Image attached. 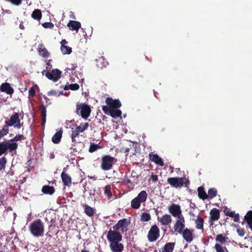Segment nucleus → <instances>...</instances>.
Listing matches in <instances>:
<instances>
[{
  "label": "nucleus",
  "mask_w": 252,
  "mask_h": 252,
  "mask_svg": "<svg viewBox=\"0 0 252 252\" xmlns=\"http://www.w3.org/2000/svg\"><path fill=\"white\" fill-rule=\"evenodd\" d=\"M29 229L32 236L37 237H42L44 232V223L40 219H38L30 224Z\"/></svg>",
  "instance_id": "obj_1"
},
{
  "label": "nucleus",
  "mask_w": 252,
  "mask_h": 252,
  "mask_svg": "<svg viewBox=\"0 0 252 252\" xmlns=\"http://www.w3.org/2000/svg\"><path fill=\"white\" fill-rule=\"evenodd\" d=\"M167 184H169L172 188H180L182 187L189 188L190 185V181L188 178L185 176L182 177H169L167 179Z\"/></svg>",
  "instance_id": "obj_2"
},
{
  "label": "nucleus",
  "mask_w": 252,
  "mask_h": 252,
  "mask_svg": "<svg viewBox=\"0 0 252 252\" xmlns=\"http://www.w3.org/2000/svg\"><path fill=\"white\" fill-rule=\"evenodd\" d=\"M148 196L145 190L140 191L138 195L131 201V207L134 209H138L140 208L141 204L146 201Z\"/></svg>",
  "instance_id": "obj_3"
},
{
  "label": "nucleus",
  "mask_w": 252,
  "mask_h": 252,
  "mask_svg": "<svg viewBox=\"0 0 252 252\" xmlns=\"http://www.w3.org/2000/svg\"><path fill=\"white\" fill-rule=\"evenodd\" d=\"M91 109L89 105L85 103H81L76 105V113L82 117V118L87 120L90 116Z\"/></svg>",
  "instance_id": "obj_4"
},
{
  "label": "nucleus",
  "mask_w": 252,
  "mask_h": 252,
  "mask_svg": "<svg viewBox=\"0 0 252 252\" xmlns=\"http://www.w3.org/2000/svg\"><path fill=\"white\" fill-rule=\"evenodd\" d=\"M101 168L104 171L111 169L117 159L110 155L103 156L101 158Z\"/></svg>",
  "instance_id": "obj_5"
},
{
  "label": "nucleus",
  "mask_w": 252,
  "mask_h": 252,
  "mask_svg": "<svg viewBox=\"0 0 252 252\" xmlns=\"http://www.w3.org/2000/svg\"><path fill=\"white\" fill-rule=\"evenodd\" d=\"M20 114L18 113H14L10 118L9 120L5 121V126L6 127L14 126L17 128H20L23 125V123H21L19 119Z\"/></svg>",
  "instance_id": "obj_6"
},
{
  "label": "nucleus",
  "mask_w": 252,
  "mask_h": 252,
  "mask_svg": "<svg viewBox=\"0 0 252 252\" xmlns=\"http://www.w3.org/2000/svg\"><path fill=\"white\" fill-rule=\"evenodd\" d=\"M18 148L17 143H9L5 141L0 143V156L5 154L8 150L10 152L16 151Z\"/></svg>",
  "instance_id": "obj_7"
},
{
  "label": "nucleus",
  "mask_w": 252,
  "mask_h": 252,
  "mask_svg": "<svg viewBox=\"0 0 252 252\" xmlns=\"http://www.w3.org/2000/svg\"><path fill=\"white\" fill-rule=\"evenodd\" d=\"M123 236L121 233L115 230L110 229L107 234V239L110 244L114 243L116 242H121L122 240Z\"/></svg>",
  "instance_id": "obj_8"
},
{
  "label": "nucleus",
  "mask_w": 252,
  "mask_h": 252,
  "mask_svg": "<svg viewBox=\"0 0 252 252\" xmlns=\"http://www.w3.org/2000/svg\"><path fill=\"white\" fill-rule=\"evenodd\" d=\"M130 224V221L127 219H123L119 220L117 223L113 226L114 230L119 231L120 230L122 233L126 232L128 230V226Z\"/></svg>",
  "instance_id": "obj_9"
},
{
  "label": "nucleus",
  "mask_w": 252,
  "mask_h": 252,
  "mask_svg": "<svg viewBox=\"0 0 252 252\" xmlns=\"http://www.w3.org/2000/svg\"><path fill=\"white\" fill-rule=\"evenodd\" d=\"M43 75L54 82H57L61 77L62 71L58 69H53L51 72L44 70L42 72Z\"/></svg>",
  "instance_id": "obj_10"
},
{
  "label": "nucleus",
  "mask_w": 252,
  "mask_h": 252,
  "mask_svg": "<svg viewBox=\"0 0 252 252\" xmlns=\"http://www.w3.org/2000/svg\"><path fill=\"white\" fill-rule=\"evenodd\" d=\"M159 229L157 225H153L147 235L149 241L151 242L156 241L159 237Z\"/></svg>",
  "instance_id": "obj_11"
},
{
  "label": "nucleus",
  "mask_w": 252,
  "mask_h": 252,
  "mask_svg": "<svg viewBox=\"0 0 252 252\" xmlns=\"http://www.w3.org/2000/svg\"><path fill=\"white\" fill-rule=\"evenodd\" d=\"M167 209L169 213L174 217L179 219L184 217L182 214L181 207L178 204L172 203L168 207Z\"/></svg>",
  "instance_id": "obj_12"
},
{
  "label": "nucleus",
  "mask_w": 252,
  "mask_h": 252,
  "mask_svg": "<svg viewBox=\"0 0 252 252\" xmlns=\"http://www.w3.org/2000/svg\"><path fill=\"white\" fill-rule=\"evenodd\" d=\"M89 127L88 123L81 124V125L76 127L74 130L72 131L71 137L73 142L76 143L75 138L80 133L83 132Z\"/></svg>",
  "instance_id": "obj_13"
},
{
  "label": "nucleus",
  "mask_w": 252,
  "mask_h": 252,
  "mask_svg": "<svg viewBox=\"0 0 252 252\" xmlns=\"http://www.w3.org/2000/svg\"><path fill=\"white\" fill-rule=\"evenodd\" d=\"M185 222L184 217L178 219L174 225V231L180 234L186 229Z\"/></svg>",
  "instance_id": "obj_14"
},
{
  "label": "nucleus",
  "mask_w": 252,
  "mask_h": 252,
  "mask_svg": "<svg viewBox=\"0 0 252 252\" xmlns=\"http://www.w3.org/2000/svg\"><path fill=\"white\" fill-rule=\"evenodd\" d=\"M180 234H182L184 239L187 242L190 243L193 239V230L186 228Z\"/></svg>",
  "instance_id": "obj_15"
},
{
  "label": "nucleus",
  "mask_w": 252,
  "mask_h": 252,
  "mask_svg": "<svg viewBox=\"0 0 252 252\" xmlns=\"http://www.w3.org/2000/svg\"><path fill=\"white\" fill-rule=\"evenodd\" d=\"M106 103L111 107V108H114L118 109L121 107L122 104L120 101L118 99H113L111 97H107L105 100Z\"/></svg>",
  "instance_id": "obj_16"
},
{
  "label": "nucleus",
  "mask_w": 252,
  "mask_h": 252,
  "mask_svg": "<svg viewBox=\"0 0 252 252\" xmlns=\"http://www.w3.org/2000/svg\"><path fill=\"white\" fill-rule=\"evenodd\" d=\"M210 215L209 221L211 222L212 224L213 221H217L220 219V211L217 208H213L210 211Z\"/></svg>",
  "instance_id": "obj_17"
},
{
  "label": "nucleus",
  "mask_w": 252,
  "mask_h": 252,
  "mask_svg": "<svg viewBox=\"0 0 252 252\" xmlns=\"http://www.w3.org/2000/svg\"><path fill=\"white\" fill-rule=\"evenodd\" d=\"M120 242H116L110 244V248L112 252H122L124 250V245Z\"/></svg>",
  "instance_id": "obj_18"
},
{
  "label": "nucleus",
  "mask_w": 252,
  "mask_h": 252,
  "mask_svg": "<svg viewBox=\"0 0 252 252\" xmlns=\"http://www.w3.org/2000/svg\"><path fill=\"white\" fill-rule=\"evenodd\" d=\"M67 26L69 29L72 31H76L78 32L79 29L81 28L80 22L76 21L69 20L67 23Z\"/></svg>",
  "instance_id": "obj_19"
},
{
  "label": "nucleus",
  "mask_w": 252,
  "mask_h": 252,
  "mask_svg": "<svg viewBox=\"0 0 252 252\" xmlns=\"http://www.w3.org/2000/svg\"><path fill=\"white\" fill-rule=\"evenodd\" d=\"M158 220L162 225H167L171 223L172 220L171 217L168 214H165L160 218L158 217Z\"/></svg>",
  "instance_id": "obj_20"
},
{
  "label": "nucleus",
  "mask_w": 252,
  "mask_h": 252,
  "mask_svg": "<svg viewBox=\"0 0 252 252\" xmlns=\"http://www.w3.org/2000/svg\"><path fill=\"white\" fill-rule=\"evenodd\" d=\"M0 90L1 92H5L8 94H12L14 93V89L8 83H2L0 86Z\"/></svg>",
  "instance_id": "obj_21"
},
{
  "label": "nucleus",
  "mask_w": 252,
  "mask_h": 252,
  "mask_svg": "<svg viewBox=\"0 0 252 252\" xmlns=\"http://www.w3.org/2000/svg\"><path fill=\"white\" fill-rule=\"evenodd\" d=\"M150 159L155 162L157 165L163 166L164 165V162L162 158L159 157L157 154H149Z\"/></svg>",
  "instance_id": "obj_22"
},
{
  "label": "nucleus",
  "mask_w": 252,
  "mask_h": 252,
  "mask_svg": "<svg viewBox=\"0 0 252 252\" xmlns=\"http://www.w3.org/2000/svg\"><path fill=\"white\" fill-rule=\"evenodd\" d=\"M61 178L64 186L70 187L71 185V178L66 173L63 171L61 174Z\"/></svg>",
  "instance_id": "obj_23"
},
{
  "label": "nucleus",
  "mask_w": 252,
  "mask_h": 252,
  "mask_svg": "<svg viewBox=\"0 0 252 252\" xmlns=\"http://www.w3.org/2000/svg\"><path fill=\"white\" fill-rule=\"evenodd\" d=\"M82 207L84 209V213L89 217H92L95 214V210L93 207L86 204H82Z\"/></svg>",
  "instance_id": "obj_24"
},
{
  "label": "nucleus",
  "mask_w": 252,
  "mask_h": 252,
  "mask_svg": "<svg viewBox=\"0 0 252 252\" xmlns=\"http://www.w3.org/2000/svg\"><path fill=\"white\" fill-rule=\"evenodd\" d=\"M63 130L61 128L52 137V141L55 144H58L61 140Z\"/></svg>",
  "instance_id": "obj_25"
},
{
  "label": "nucleus",
  "mask_w": 252,
  "mask_h": 252,
  "mask_svg": "<svg viewBox=\"0 0 252 252\" xmlns=\"http://www.w3.org/2000/svg\"><path fill=\"white\" fill-rule=\"evenodd\" d=\"M41 191L44 194L52 195L55 192V189L52 186L45 185L42 188Z\"/></svg>",
  "instance_id": "obj_26"
},
{
  "label": "nucleus",
  "mask_w": 252,
  "mask_h": 252,
  "mask_svg": "<svg viewBox=\"0 0 252 252\" xmlns=\"http://www.w3.org/2000/svg\"><path fill=\"white\" fill-rule=\"evenodd\" d=\"M38 51L39 54L43 58H48L49 57L50 53L47 49L42 44H40L38 46Z\"/></svg>",
  "instance_id": "obj_27"
},
{
  "label": "nucleus",
  "mask_w": 252,
  "mask_h": 252,
  "mask_svg": "<svg viewBox=\"0 0 252 252\" xmlns=\"http://www.w3.org/2000/svg\"><path fill=\"white\" fill-rule=\"evenodd\" d=\"M198 196L200 199L205 200L208 198V196L202 186H200L197 189Z\"/></svg>",
  "instance_id": "obj_28"
},
{
  "label": "nucleus",
  "mask_w": 252,
  "mask_h": 252,
  "mask_svg": "<svg viewBox=\"0 0 252 252\" xmlns=\"http://www.w3.org/2000/svg\"><path fill=\"white\" fill-rule=\"evenodd\" d=\"M122 115V111L118 109L112 108L109 115L112 118H116L121 117Z\"/></svg>",
  "instance_id": "obj_29"
},
{
  "label": "nucleus",
  "mask_w": 252,
  "mask_h": 252,
  "mask_svg": "<svg viewBox=\"0 0 252 252\" xmlns=\"http://www.w3.org/2000/svg\"><path fill=\"white\" fill-rule=\"evenodd\" d=\"M175 244L174 243H166L164 247L162 252H172Z\"/></svg>",
  "instance_id": "obj_30"
},
{
  "label": "nucleus",
  "mask_w": 252,
  "mask_h": 252,
  "mask_svg": "<svg viewBox=\"0 0 252 252\" xmlns=\"http://www.w3.org/2000/svg\"><path fill=\"white\" fill-rule=\"evenodd\" d=\"M32 17L34 20H40L42 17L41 10L39 9L34 10L32 14Z\"/></svg>",
  "instance_id": "obj_31"
},
{
  "label": "nucleus",
  "mask_w": 252,
  "mask_h": 252,
  "mask_svg": "<svg viewBox=\"0 0 252 252\" xmlns=\"http://www.w3.org/2000/svg\"><path fill=\"white\" fill-rule=\"evenodd\" d=\"M196 228L198 229H203L204 220L202 218L198 217L195 220Z\"/></svg>",
  "instance_id": "obj_32"
},
{
  "label": "nucleus",
  "mask_w": 252,
  "mask_h": 252,
  "mask_svg": "<svg viewBox=\"0 0 252 252\" xmlns=\"http://www.w3.org/2000/svg\"><path fill=\"white\" fill-rule=\"evenodd\" d=\"M41 116L42 117V125H44L46 122V110L44 105H42L40 108Z\"/></svg>",
  "instance_id": "obj_33"
},
{
  "label": "nucleus",
  "mask_w": 252,
  "mask_h": 252,
  "mask_svg": "<svg viewBox=\"0 0 252 252\" xmlns=\"http://www.w3.org/2000/svg\"><path fill=\"white\" fill-rule=\"evenodd\" d=\"M151 219V217L149 213H143L140 216V220L142 222H147Z\"/></svg>",
  "instance_id": "obj_34"
},
{
  "label": "nucleus",
  "mask_w": 252,
  "mask_h": 252,
  "mask_svg": "<svg viewBox=\"0 0 252 252\" xmlns=\"http://www.w3.org/2000/svg\"><path fill=\"white\" fill-rule=\"evenodd\" d=\"M217 195V190L215 188H210L208 191V198L212 199Z\"/></svg>",
  "instance_id": "obj_35"
},
{
  "label": "nucleus",
  "mask_w": 252,
  "mask_h": 252,
  "mask_svg": "<svg viewBox=\"0 0 252 252\" xmlns=\"http://www.w3.org/2000/svg\"><path fill=\"white\" fill-rule=\"evenodd\" d=\"M227 239L228 238L224 236L222 234L217 235L216 238V241L221 244L225 243Z\"/></svg>",
  "instance_id": "obj_36"
},
{
  "label": "nucleus",
  "mask_w": 252,
  "mask_h": 252,
  "mask_svg": "<svg viewBox=\"0 0 252 252\" xmlns=\"http://www.w3.org/2000/svg\"><path fill=\"white\" fill-rule=\"evenodd\" d=\"M104 194L108 197V198L111 197L112 194L111 192V187L110 185H107L104 187Z\"/></svg>",
  "instance_id": "obj_37"
},
{
  "label": "nucleus",
  "mask_w": 252,
  "mask_h": 252,
  "mask_svg": "<svg viewBox=\"0 0 252 252\" xmlns=\"http://www.w3.org/2000/svg\"><path fill=\"white\" fill-rule=\"evenodd\" d=\"M100 148H101V147L99 146L98 144L94 143H91L89 147V152L92 153Z\"/></svg>",
  "instance_id": "obj_38"
},
{
  "label": "nucleus",
  "mask_w": 252,
  "mask_h": 252,
  "mask_svg": "<svg viewBox=\"0 0 252 252\" xmlns=\"http://www.w3.org/2000/svg\"><path fill=\"white\" fill-rule=\"evenodd\" d=\"M61 50L63 54H70L72 52L71 47L64 45L61 46Z\"/></svg>",
  "instance_id": "obj_39"
},
{
  "label": "nucleus",
  "mask_w": 252,
  "mask_h": 252,
  "mask_svg": "<svg viewBox=\"0 0 252 252\" xmlns=\"http://www.w3.org/2000/svg\"><path fill=\"white\" fill-rule=\"evenodd\" d=\"M63 94V92L62 91L61 92H57L55 90H51L50 91L48 92L47 93V94L48 96H59L60 95H62Z\"/></svg>",
  "instance_id": "obj_40"
},
{
  "label": "nucleus",
  "mask_w": 252,
  "mask_h": 252,
  "mask_svg": "<svg viewBox=\"0 0 252 252\" xmlns=\"http://www.w3.org/2000/svg\"><path fill=\"white\" fill-rule=\"evenodd\" d=\"M6 162L7 159L5 157H3L0 158V170L5 168Z\"/></svg>",
  "instance_id": "obj_41"
},
{
  "label": "nucleus",
  "mask_w": 252,
  "mask_h": 252,
  "mask_svg": "<svg viewBox=\"0 0 252 252\" xmlns=\"http://www.w3.org/2000/svg\"><path fill=\"white\" fill-rule=\"evenodd\" d=\"M9 132V129L4 126L2 129L0 130V139L4 136L6 135Z\"/></svg>",
  "instance_id": "obj_42"
},
{
  "label": "nucleus",
  "mask_w": 252,
  "mask_h": 252,
  "mask_svg": "<svg viewBox=\"0 0 252 252\" xmlns=\"http://www.w3.org/2000/svg\"><path fill=\"white\" fill-rule=\"evenodd\" d=\"M217 252H224V249L227 250L226 248L225 247L223 248L221 247L219 244H216L214 247Z\"/></svg>",
  "instance_id": "obj_43"
},
{
  "label": "nucleus",
  "mask_w": 252,
  "mask_h": 252,
  "mask_svg": "<svg viewBox=\"0 0 252 252\" xmlns=\"http://www.w3.org/2000/svg\"><path fill=\"white\" fill-rule=\"evenodd\" d=\"M245 220L247 222L252 221V211H249L245 216Z\"/></svg>",
  "instance_id": "obj_44"
},
{
  "label": "nucleus",
  "mask_w": 252,
  "mask_h": 252,
  "mask_svg": "<svg viewBox=\"0 0 252 252\" xmlns=\"http://www.w3.org/2000/svg\"><path fill=\"white\" fill-rule=\"evenodd\" d=\"M43 27L45 29H52L54 28V24L51 22H45L42 24Z\"/></svg>",
  "instance_id": "obj_45"
},
{
  "label": "nucleus",
  "mask_w": 252,
  "mask_h": 252,
  "mask_svg": "<svg viewBox=\"0 0 252 252\" xmlns=\"http://www.w3.org/2000/svg\"><path fill=\"white\" fill-rule=\"evenodd\" d=\"M112 108L110 106H102V109L104 113L108 115H109Z\"/></svg>",
  "instance_id": "obj_46"
},
{
  "label": "nucleus",
  "mask_w": 252,
  "mask_h": 252,
  "mask_svg": "<svg viewBox=\"0 0 252 252\" xmlns=\"http://www.w3.org/2000/svg\"><path fill=\"white\" fill-rule=\"evenodd\" d=\"M36 94V92L34 87H32L29 89V96L34 97Z\"/></svg>",
  "instance_id": "obj_47"
},
{
  "label": "nucleus",
  "mask_w": 252,
  "mask_h": 252,
  "mask_svg": "<svg viewBox=\"0 0 252 252\" xmlns=\"http://www.w3.org/2000/svg\"><path fill=\"white\" fill-rule=\"evenodd\" d=\"M223 212L226 216L231 218L234 217L233 216L235 214L234 212L230 211V210H224Z\"/></svg>",
  "instance_id": "obj_48"
},
{
  "label": "nucleus",
  "mask_w": 252,
  "mask_h": 252,
  "mask_svg": "<svg viewBox=\"0 0 252 252\" xmlns=\"http://www.w3.org/2000/svg\"><path fill=\"white\" fill-rule=\"evenodd\" d=\"M237 232L238 235L241 237H243L245 233V229L244 228H237Z\"/></svg>",
  "instance_id": "obj_49"
},
{
  "label": "nucleus",
  "mask_w": 252,
  "mask_h": 252,
  "mask_svg": "<svg viewBox=\"0 0 252 252\" xmlns=\"http://www.w3.org/2000/svg\"><path fill=\"white\" fill-rule=\"evenodd\" d=\"M70 89L72 91H76L79 89V85L78 84H72L69 85Z\"/></svg>",
  "instance_id": "obj_50"
},
{
  "label": "nucleus",
  "mask_w": 252,
  "mask_h": 252,
  "mask_svg": "<svg viewBox=\"0 0 252 252\" xmlns=\"http://www.w3.org/2000/svg\"><path fill=\"white\" fill-rule=\"evenodd\" d=\"M9 1L13 4L19 5L21 4L22 0H9Z\"/></svg>",
  "instance_id": "obj_51"
},
{
  "label": "nucleus",
  "mask_w": 252,
  "mask_h": 252,
  "mask_svg": "<svg viewBox=\"0 0 252 252\" xmlns=\"http://www.w3.org/2000/svg\"><path fill=\"white\" fill-rule=\"evenodd\" d=\"M131 146H133V145H131L130 144L129 147H123L121 149V151L125 153H127L129 152L130 149L131 148Z\"/></svg>",
  "instance_id": "obj_52"
},
{
  "label": "nucleus",
  "mask_w": 252,
  "mask_h": 252,
  "mask_svg": "<svg viewBox=\"0 0 252 252\" xmlns=\"http://www.w3.org/2000/svg\"><path fill=\"white\" fill-rule=\"evenodd\" d=\"M15 137L17 141L24 140L25 138L24 136L21 134L16 135Z\"/></svg>",
  "instance_id": "obj_53"
},
{
  "label": "nucleus",
  "mask_w": 252,
  "mask_h": 252,
  "mask_svg": "<svg viewBox=\"0 0 252 252\" xmlns=\"http://www.w3.org/2000/svg\"><path fill=\"white\" fill-rule=\"evenodd\" d=\"M233 216L232 218H233L234 221L236 222H239L240 220L239 214H235Z\"/></svg>",
  "instance_id": "obj_54"
},
{
  "label": "nucleus",
  "mask_w": 252,
  "mask_h": 252,
  "mask_svg": "<svg viewBox=\"0 0 252 252\" xmlns=\"http://www.w3.org/2000/svg\"><path fill=\"white\" fill-rule=\"evenodd\" d=\"M151 179L153 182H156L158 180V177L157 175L152 174L151 176Z\"/></svg>",
  "instance_id": "obj_55"
},
{
  "label": "nucleus",
  "mask_w": 252,
  "mask_h": 252,
  "mask_svg": "<svg viewBox=\"0 0 252 252\" xmlns=\"http://www.w3.org/2000/svg\"><path fill=\"white\" fill-rule=\"evenodd\" d=\"M123 180V182L124 183L126 184H131V182L130 180H129V179H127L126 178H125Z\"/></svg>",
  "instance_id": "obj_56"
},
{
  "label": "nucleus",
  "mask_w": 252,
  "mask_h": 252,
  "mask_svg": "<svg viewBox=\"0 0 252 252\" xmlns=\"http://www.w3.org/2000/svg\"><path fill=\"white\" fill-rule=\"evenodd\" d=\"M67 43V41H66L65 39H63L61 42V46H63V45H65V44Z\"/></svg>",
  "instance_id": "obj_57"
},
{
  "label": "nucleus",
  "mask_w": 252,
  "mask_h": 252,
  "mask_svg": "<svg viewBox=\"0 0 252 252\" xmlns=\"http://www.w3.org/2000/svg\"><path fill=\"white\" fill-rule=\"evenodd\" d=\"M247 223L248 224L249 227L250 228V229L252 231V221H250V222H248Z\"/></svg>",
  "instance_id": "obj_58"
},
{
  "label": "nucleus",
  "mask_w": 252,
  "mask_h": 252,
  "mask_svg": "<svg viewBox=\"0 0 252 252\" xmlns=\"http://www.w3.org/2000/svg\"><path fill=\"white\" fill-rule=\"evenodd\" d=\"M64 90H68L70 89V87H69V85H66L64 88H63Z\"/></svg>",
  "instance_id": "obj_59"
},
{
  "label": "nucleus",
  "mask_w": 252,
  "mask_h": 252,
  "mask_svg": "<svg viewBox=\"0 0 252 252\" xmlns=\"http://www.w3.org/2000/svg\"><path fill=\"white\" fill-rule=\"evenodd\" d=\"M44 98L46 100V103H47L48 101H49V98L47 96H44Z\"/></svg>",
  "instance_id": "obj_60"
},
{
  "label": "nucleus",
  "mask_w": 252,
  "mask_h": 252,
  "mask_svg": "<svg viewBox=\"0 0 252 252\" xmlns=\"http://www.w3.org/2000/svg\"><path fill=\"white\" fill-rule=\"evenodd\" d=\"M10 141L12 142V143H15L14 142L17 141L15 139V137H14L13 138H12L10 140Z\"/></svg>",
  "instance_id": "obj_61"
},
{
  "label": "nucleus",
  "mask_w": 252,
  "mask_h": 252,
  "mask_svg": "<svg viewBox=\"0 0 252 252\" xmlns=\"http://www.w3.org/2000/svg\"><path fill=\"white\" fill-rule=\"evenodd\" d=\"M81 252H90L88 250H82Z\"/></svg>",
  "instance_id": "obj_62"
},
{
  "label": "nucleus",
  "mask_w": 252,
  "mask_h": 252,
  "mask_svg": "<svg viewBox=\"0 0 252 252\" xmlns=\"http://www.w3.org/2000/svg\"><path fill=\"white\" fill-rule=\"evenodd\" d=\"M156 214H157V215L158 214V210H156Z\"/></svg>",
  "instance_id": "obj_63"
},
{
  "label": "nucleus",
  "mask_w": 252,
  "mask_h": 252,
  "mask_svg": "<svg viewBox=\"0 0 252 252\" xmlns=\"http://www.w3.org/2000/svg\"><path fill=\"white\" fill-rule=\"evenodd\" d=\"M198 252V251H195V252Z\"/></svg>",
  "instance_id": "obj_64"
}]
</instances>
